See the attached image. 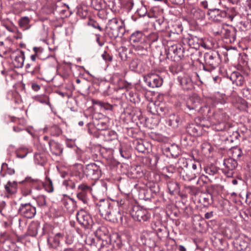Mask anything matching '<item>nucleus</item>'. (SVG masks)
Masks as SVG:
<instances>
[{
	"label": "nucleus",
	"mask_w": 251,
	"mask_h": 251,
	"mask_svg": "<svg viewBox=\"0 0 251 251\" xmlns=\"http://www.w3.org/2000/svg\"><path fill=\"white\" fill-rule=\"evenodd\" d=\"M138 53L140 55H146L148 52V45L147 44H141L137 45L135 48Z\"/></svg>",
	"instance_id": "22"
},
{
	"label": "nucleus",
	"mask_w": 251,
	"mask_h": 251,
	"mask_svg": "<svg viewBox=\"0 0 251 251\" xmlns=\"http://www.w3.org/2000/svg\"><path fill=\"white\" fill-rule=\"evenodd\" d=\"M32 89L35 91H38L40 89V86L37 83H33L31 85Z\"/></svg>",
	"instance_id": "42"
},
{
	"label": "nucleus",
	"mask_w": 251,
	"mask_h": 251,
	"mask_svg": "<svg viewBox=\"0 0 251 251\" xmlns=\"http://www.w3.org/2000/svg\"><path fill=\"white\" fill-rule=\"evenodd\" d=\"M231 182H232V184L236 185L238 183V181L235 179H232Z\"/></svg>",
	"instance_id": "61"
},
{
	"label": "nucleus",
	"mask_w": 251,
	"mask_h": 251,
	"mask_svg": "<svg viewBox=\"0 0 251 251\" xmlns=\"http://www.w3.org/2000/svg\"><path fill=\"white\" fill-rule=\"evenodd\" d=\"M102 108L105 110H111L112 106L111 105L108 103H104Z\"/></svg>",
	"instance_id": "44"
},
{
	"label": "nucleus",
	"mask_w": 251,
	"mask_h": 251,
	"mask_svg": "<svg viewBox=\"0 0 251 251\" xmlns=\"http://www.w3.org/2000/svg\"><path fill=\"white\" fill-rule=\"evenodd\" d=\"M76 219L80 224L86 226L89 224L90 217L86 211L81 210L77 212Z\"/></svg>",
	"instance_id": "10"
},
{
	"label": "nucleus",
	"mask_w": 251,
	"mask_h": 251,
	"mask_svg": "<svg viewBox=\"0 0 251 251\" xmlns=\"http://www.w3.org/2000/svg\"><path fill=\"white\" fill-rule=\"evenodd\" d=\"M126 6L129 9H131L133 6L134 3L133 0H126Z\"/></svg>",
	"instance_id": "43"
},
{
	"label": "nucleus",
	"mask_w": 251,
	"mask_h": 251,
	"mask_svg": "<svg viewBox=\"0 0 251 251\" xmlns=\"http://www.w3.org/2000/svg\"><path fill=\"white\" fill-rule=\"evenodd\" d=\"M64 207L69 213L73 212L76 207V202L73 199L69 198L63 202Z\"/></svg>",
	"instance_id": "13"
},
{
	"label": "nucleus",
	"mask_w": 251,
	"mask_h": 251,
	"mask_svg": "<svg viewBox=\"0 0 251 251\" xmlns=\"http://www.w3.org/2000/svg\"><path fill=\"white\" fill-rule=\"evenodd\" d=\"M198 174V172H195L193 171L189 172V171H188V172H186V178H185V179L188 181L193 180L197 177Z\"/></svg>",
	"instance_id": "31"
},
{
	"label": "nucleus",
	"mask_w": 251,
	"mask_h": 251,
	"mask_svg": "<svg viewBox=\"0 0 251 251\" xmlns=\"http://www.w3.org/2000/svg\"><path fill=\"white\" fill-rule=\"evenodd\" d=\"M213 100L215 104L217 103L225 104L226 103V97L225 95L217 92L213 96Z\"/></svg>",
	"instance_id": "19"
},
{
	"label": "nucleus",
	"mask_w": 251,
	"mask_h": 251,
	"mask_svg": "<svg viewBox=\"0 0 251 251\" xmlns=\"http://www.w3.org/2000/svg\"><path fill=\"white\" fill-rule=\"evenodd\" d=\"M213 16H214V20L220 22L222 19L226 18L227 16L226 12L224 10H221L219 9L215 8L210 10Z\"/></svg>",
	"instance_id": "12"
},
{
	"label": "nucleus",
	"mask_w": 251,
	"mask_h": 251,
	"mask_svg": "<svg viewBox=\"0 0 251 251\" xmlns=\"http://www.w3.org/2000/svg\"><path fill=\"white\" fill-rule=\"evenodd\" d=\"M214 117L215 118H217V123H220L221 122L223 121V120L222 118H218V115L217 114H214Z\"/></svg>",
	"instance_id": "53"
},
{
	"label": "nucleus",
	"mask_w": 251,
	"mask_h": 251,
	"mask_svg": "<svg viewBox=\"0 0 251 251\" xmlns=\"http://www.w3.org/2000/svg\"><path fill=\"white\" fill-rule=\"evenodd\" d=\"M50 132L52 136H58L60 135L62 133L61 129L57 125H53L51 126L50 128Z\"/></svg>",
	"instance_id": "26"
},
{
	"label": "nucleus",
	"mask_w": 251,
	"mask_h": 251,
	"mask_svg": "<svg viewBox=\"0 0 251 251\" xmlns=\"http://www.w3.org/2000/svg\"><path fill=\"white\" fill-rule=\"evenodd\" d=\"M191 12L194 18L197 19L202 20L205 18V12L199 8H193L191 10Z\"/></svg>",
	"instance_id": "18"
},
{
	"label": "nucleus",
	"mask_w": 251,
	"mask_h": 251,
	"mask_svg": "<svg viewBox=\"0 0 251 251\" xmlns=\"http://www.w3.org/2000/svg\"><path fill=\"white\" fill-rule=\"evenodd\" d=\"M186 165H189V169L190 170L192 169L193 172H198L197 171V167L198 166H201L199 162H196L194 160H189L188 163L186 162Z\"/></svg>",
	"instance_id": "30"
},
{
	"label": "nucleus",
	"mask_w": 251,
	"mask_h": 251,
	"mask_svg": "<svg viewBox=\"0 0 251 251\" xmlns=\"http://www.w3.org/2000/svg\"><path fill=\"white\" fill-rule=\"evenodd\" d=\"M29 19L27 17L22 18L19 21V25L23 30H26L29 28Z\"/></svg>",
	"instance_id": "23"
},
{
	"label": "nucleus",
	"mask_w": 251,
	"mask_h": 251,
	"mask_svg": "<svg viewBox=\"0 0 251 251\" xmlns=\"http://www.w3.org/2000/svg\"><path fill=\"white\" fill-rule=\"evenodd\" d=\"M36 201L37 202V204L39 206H44L46 204V198L43 195L38 196L36 199Z\"/></svg>",
	"instance_id": "32"
},
{
	"label": "nucleus",
	"mask_w": 251,
	"mask_h": 251,
	"mask_svg": "<svg viewBox=\"0 0 251 251\" xmlns=\"http://www.w3.org/2000/svg\"><path fill=\"white\" fill-rule=\"evenodd\" d=\"M84 173L88 177L94 180L98 179L100 176L99 167L95 163L88 164L84 170Z\"/></svg>",
	"instance_id": "3"
},
{
	"label": "nucleus",
	"mask_w": 251,
	"mask_h": 251,
	"mask_svg": "<svg viewBox=\"0 0 251 251\" xmlns=\"http://www.w3.org/2000/svg\"><path fill=\"white\" fill-rule=\"evenodd\" d=\"M179 251H186V248L182 245H179L178 247Z\"/></svg>",
	"instance_id": "52"
},
{
	"label": "nucleus",
	"mask_w": 251,
	"mask_h": 251,
	"mask_svg": "<svg viewBox=\"0 0 251 251\" xmlns=\"http://www.w3.org/2000/svg\"><path fill=\"white\" fill-rule=\"evenodd\" d=\"M89 25L95 28L98 29L100 31L102 30L101 27L100 26L99 24L96 22H94V21L90 22L89 23Z\"/></svg>",
	"instance_id": "38"
},
{
	"label": "nucleus",
	"mask_w": 251,
	"mask_h": 251,
	"mask_svg": "<svg viewBox=\"0 0 251 251\" xmlns=\"http://www.w3.org/2000/svg\"><path fill=\"white\" fill-rule=\"evenodd\" d=\"M228 1L232 4H237L240 0H228Z\"/></svg>",
	"instance_id": "56"
},
{
	"label": "nucleus",
	"mask_w": 251,
	"mask_h": 251,
	"mask_svg": "<svg viewBox=\"0 0 251 251\" xmlns=\"http://www.w3.org/2000/svg\"><path fill=\"white\" fill-rule=\"evenodd\" d=\"M6 191L9 194H13L16 192L17 183L15 181H8L4 186Z\"/></svg>",
	"instance_id": "20"
},
{
	"label": "nucleus",
	"mask_w": 251,
	"mask_h": 251,
	"mask_svg": "<svg viewBox=\"0 0 251 251\" xmlns=\"http://www.w3.org/2000/svg\"><path fill=\"white\" fill-rule=\"evenodd\" d=\"M28 177H26L25 179V182H29V183H31L32 185H36V184H37V186H35V188L37 189V190H41L42 189L43 187V185L42 184H41V183H33V182L32 181H27L26 180V179L28 178Z\"/></svg>",
	"instance_id": "41"
},
{
	"label": "nucleus",
	"mask_w": 251,
	"mask_h": 251,
	"mask_svg": "<svg viewBox=\"0 0 251 251\" xmlns=\"http://www.w3.org/2000/svg\"><path fill=\"white\" fill-rule=\"evenodd\" d=\"M120 154L122 157H123V158H126V157L125 156L124 152L123 151L122 149L120 150Z\"/></svg>",
	"instance_id": "60"
},
{
	"label": "nucleus",
	"mask_w": 251,
	"mask_h": 251,
	"mask_svg": "<svg viewBox=\"0 0 251 251\" xmlns=\"http://www.w3.org/2000/svg\"><path fill=\"white\" fill-rule=\"evenodd\" d=\"M36 56L37 55H36V54H32V55H31L30 58L32 60V61H35L36 58Z\"/></svg>",
	"instance_id": "57"
},
{
	"label": "nucleus",
	"mask_w": 251,
	"mask_h": 251,
	"mask_svg": "<svg viewBox=\"0 0 251 251\" xmlns=\"http://www.w3.org/2000/svg\"><path fill=\"white\" fill-rule=\"evenodd\" d=\"M8 173L10 175H12L15 173V171L13 169H10L8 171Z\"/></svg>",
	"instance_id": "63"
},
{
	"label": "nucleus",
	"mask_w": 251,
	"mask_h": 251,
	"mask_svg": "<svg viewBox=\"0 0 251 251\" xmlns=\"http://www.w3.org/2000/svg\"><path fill=\"white\" fill-rule=\"evenodd\" d=\"M106 220L113 223L122 222L123 221V214L119 207L112 208L110 213L106 218Z\"/></svg>",
	"instance_id": "6"
},
{
	"label": "nucleus",
	"mask_w": 251,
	"mask_h": 251,
	"mask_svg": "<svg viewBox=\"0 0 251 251\" xmlns=\"http://www.w3.org/2000/svg\"><path fill=\"white\" fill-rule=\"evenodd\" d=\"M171 185H175V187H176L177 186H176V184H173V183H170L168 184V189L171 190ZM175 189V188H174Z\"/></svg>",
	"instance_id": "59"
},
{
	"label": "nucleus",
	"mask_w": 251,
	"mask_h": 251,
	"mask_svg": "<svg viewBox=\"0 0 251 251\" xmlns=\"http://www.w3.org/2000/svg\"><path fill=\"white\" fill-rule=\"evenodd\" d=\"M40 66H37L35 67L34 70L32 72L33 75L40 73Z\"/></svg>",
	"instance_id": "46"
},
{
	"label": "nucleus",
	"mask_w": 251,
	"mask_h": 251,
	"mask_svg": "<svg viewBox=\"0 0 251 251\" xmlns=\"http://www.w3.org/2000/svg\"><path fill=\"white\" fill-rule=\"evenodd\" d=\"M234 246L238 251L245 250L248 247L247 239L243 236H239L234 241Z\"/></svg>",
	"instance_id": "9"
},
{
	"label": "nucleus",
	"mask_w": 251,
	"mask_h": 251,
	"mask_svg": "<svg viewBox=\"0 0 251 251\" xmlns=\"http://www.w3.org/2000/svg\"><path fill=\"white\" fill-rule=\"evenodd\" d=\"M133 216L137 221L145 222L150 219L151 215L146 210L139 208L136 211Z\"/></svg>",
	"instance_id": "8"
},
{
	"label": "nucleus",
	"mask_w": 251,
	"mask_h": 251,
	"mask_svg": "<svg viewBox=\"0 0 251 251\" xmlns=\"http://www.w3.org/2000/svg\"><path fill=\"white\" fill-rule=\"evenodd\" d=\"M224 170V172L225 173V174L226 175V176L228 177L231 176L232 175V171H229L227 170V172L226 170Z\"/></svg>",
	"instance_id": "49"
},
{
	"label": "nucleus",
	"mask_w": 251,
	"mask_h": 251,
	"mask_svg": "<svg viewBox=\"0 0 251 251\" xmlns=\"http://www.w3.org/2000/svg\"><path fill=\"white\" fill-rule=\"evenodd\" d=\"M35 100L42 104H45L51 107L49 96L46 95H40L35 97Z\"/></svg>",
	"instance_id": "21"
},
{
	"label": "nucleus",
	"mask_w": 251,
	"mask_h": 251,
	"mask_svg": "<svg viewBox=\"0 0 251 251\" xmlns=\"http://www.w3.org/2000/svg\"><path fill=\"white\" fill-rule=\"evenodd\" d=\"M213 212L211 211L210 212L206 213L204 215V217L206 219H209L212 218L213 217Z\"/></svg>",
	"instance_id": "45"
},
{
	"label": "nucleus",
	"mask_w": 251,
	"mask_h": 251,
	"mask_svg": "<svg viewBox=\"0 0 251 251\" xmlns=\"http://www.w3.org/2000/svg\"><path fill=\"white\" fill-rule=\"evenodd\" d=\"M96 41H97V42L99 44V45L100 46H101L103 45V43H101L100 42V34H96Z\"/></svg>",
	"instance_id": "47"
},
{
	"label": "nucleus",
	"mask_w": 251,
	"mask_h": 251,
	"mask_svg": "<svg viewBox=\"0 0 251 251\" xmlns=\"http://www.w3.org/2000/svg\"><path fill=\"white\" fill-rule=\"evenodd\" d=\"M5 27L7 30L11 32L16 33L18 31L17 28L16 26L5 25Z\"/></svg>",
	"instance_id": "39"
},
{
	"label": "nucleus",
	"mask_w": 251,
	"mask_h": 251,
	"mask_svg": "<svg viewBox=\"0 0 251 251\" xmlns=\"http://www.w3.org/2000/svg\"><path fill=\"white\" fill-rule=\"evenodd\" d=\"M28 153V151L26 149L21 148L19 149L16 151L17 157L20 158L25 157Z\"/></svg>",
	"instance_id": "29"
},
{
	"label": "nucleus",
	"mask_w": 251,
	"mask_h": 251,
	"mask_svg": "<svg viewBox=\"0 0 251 251\" xmlns=\"http://www.w3.org/2000/svg\"><path fill=\"white\" fill-rule=\"evenodd\" d=\"M33 50L35 52V54H36L37 53H38V52L40 51L41 49H40V48H38V47H34L33 48Z\"/></svg>",
	"instance_id": "54"
},
{
	"label": "nucleus",
	"mask_w": 251,
	"mask_h": 251,
	"mask_svg": "<svg viewBox=\"0 0 251 251\" xmlns=\"http://www.w3.org/2000/svg\"><path fill=\"white\" fill-rule=\"evenodd\" d=\"M204 58L205 65L203 66V70L206 71L211 72L219 64V55L217 52H206L204 55Z\"/></svg>",
	"instance_id": "1"
},
{
	"label": "nucleus",
	"mask_w": 251,
	"mask_h": 251,
	"mask_svg": "<svg viewBox=\"0 0 251 251\" xmlns=\"http://www.w3.org/2000/svg\"><path fill=\"white\" fill-rule=\"evenodd\" d=\"M50 150L52 154L56 155H60L62 152V149L59 144L54 140L50 141L49 142Z\"/></svg>",
	"instance_id": "11"
},
{
	"label": "nucleus",
	"mask_w": 251,
	"mask_h": 251,
	"mask_svg": "<svg viewBox=\"0 0 251 251\" xmlns=\"http://www.w3.org/2000/svg\"><path fill=\"white\" fill-rule=\"evenodd\" d=\"M17 33V32H16ZM14 37L16 39H21L22 38V34L17 31V35H14Z\"/></svg>",
	"instance_id": "51"
},
{
	"label": "nucleus",
	"mask_w": 251,
	"mask_h": 251,
	"mask_svg": "<svg viewBox=\"0 0 251 251\" xmlns=\"http://www.w3.org/2000/svg\"><path fill=\"white\" fill-rule=\"evenodd\" d=\"M224 165L227 170L233 171L237 167V162L235 159L228 158L224 160Z\"/></svg>",
	"instance_id": "16"
},
{
	"label": "nucleus",
	"mask_w": 251,
	"mask_h": 251,
	"mask_svg": "<svg viewBox=\"0 0 251 251\" xmlns=\"http://www.w3.org/2000/svg\"><path fill=\"white\" fill-rule=\"evenodd\" d=\"M66 243L67 244H71L72 243V240H68L67 238L66 240Z\"/></svg>",
	"instance_id": "62"
},
{
	"label": "nucleus",
	"mask_w": 251,
	"mask_h": 251,
	"mask_svg": "<svg viewBox=\"0 0 251 251\" xmlns=\"http://www.w3.org/2000/svg\"><path fill=\"white\" fill-rule=\"evenodd\" d=\"M180 118L174 114H171L167 120V124L174 128L177 127L180 123Z\"/></svg>",
	"instance_id": "15"
},
{
	"label": "nucleus",
	"mask_w": 251,
	"mask_h": 251,
	"mask_svg": "<svg viewBox=\"0 0 251 251\" xmlns=\"http://www.w3.org/2000/svg\"><path fill=\"white\" fill-rule=\"evenodd\" d=\"M122 23L117 19H113L109 21L108 27L113 31L118 32L122 27Z\"/></svg>",
	"instance_id": "14"
},
{
	"label": "nucleus",
	"mask_w": 251,
	"mask_h": 251,
	"mask_svg": "<svg viewBox=\"0 0 251 251\" xmlns=\"http://www.w3.org/2000/svg\"><path fill=\"white\" fill-rule=\"evenodd\" d=\"M104 103V102H102L100 101H98V100L93 102L94 104H97V105L100 106L101 108H102Z\"/></svg>",
	"instance_id": "48"
},
{
	"label": "nucleus",
	"mask_w": 251,
	"mask_h": 251,
	"mask_svg": "<svg viewBox=\"0 0 251 251\" xmlns=\"http://www.w3.org/2000/svg\"><path fill=\"white\" fill-rule=\"evenodd\" d=\"M201 5H202L204 8H207L208 3L206 1H202L201 2Z\"/></svg>",
	"instance_id": "50"
},
{
	"label": "nucleus",
	"mask_w": 251,
	"mask_h": 251,
	"mask_svg": "<svg viewBox=\"0 0 251 251\" xmlns=\"http://www.w3.org/2000/svg\"><path fill=\"white\" fill-rule=\"evenodd\" d=\"M101 57L106 63L110 62L112 60V57L106 51H104L101 55Z\"/></svg>",
	"instance_id": "35"
},
{
	"label": "nucleus",
	"mask_w": 251,
	"mask_h": 251,
	"mask_svg": "<svg viewBox=\"0 0 251 251\" xmlns=\"http://www.w3.org/2000/svg\"><path fill=\"white\" fill-rule=\"evenodd\" d=\"M144 79L148 86L151 88L159 87L163 83L162 79L155 74H149L144 77Z\"/></svg>",
	"instance_id": "4"
},
{
	"label": "nucleus",
	"mask_w": 251,
	"mask_h": 251,
	"mask_svg": "<svg viewBox=\"0 0 251 251\" xmlns=\"http://www.w3.org/2000/svg\"><path fill=\"white\" fill-rule=\"evenodd\" d=\"M63 238V234L61 233H56L53 238V242L56 245H59L61 240Z\"/></svg>",
	"instance_id": "33"
},
{
	"label": "nucleus",
	"mask_w": 251,
	"mask_h": 251,
	"mask_svg": "<svg viewBox=\"0 0 251 251\" xmlns=\"http://www.w3.org/2000/svg\"><path fill=\"white\" fill-rule=\"evenodd\" d=\"M204 170L207 174H208L211 176L214 175L217 173L218 171L217 168L213 165H210L205 167L204 168Z\"/></svg>",
	"instance_id": "28"
},
{
	"label": "nucleus",
	"mask_w": 251,
	"mask_h": 251,
	"mask_svg": "<svg viewBox=\"0 0 251 251\" xmlns=\"http://www.w3.org/2000/svg\"><path fill=\"white\" fill-rule=\"evenodd\" d=\"M243 6L248 19L251 21V0H246L243 3Z\"/></svg>",
	"instance_id": "24"
},
{
	"label": "nucleus",
	"mask_w": 251,
	"mask_h": 251,
	"mask_svg": "<svg viewBox=\"0 0 251 251\" xmlns=\"http://www.w3.org/2000/svg\"><path fill=\"white\" fill-rule=\"evenodd\" d=\"M189 160H192L191 159H186L185 158H183L179 159V163L181 164V163L183 164V166H182V167H185L186 168H188L189 165H186V162L188 163V162H189Z\"/></svg>",
	"instance_id": "40"
},
{
	"label": "nucleus",
	"mask_w": 251,
	"mask_h": 251,
	"mask_svg": "<svg viewBox=\"0 0 251 251\" xmlns=\"http://www.w3.org/2000/svg\"><path fill=\"white\" fill-rule=\"evenodd\" d=\"M22 193L25 196L29 195L31 193V189L29 187H23L22 188Z\"/></svg>",
	"instance_id": "37"
},
{
	"label": "nucleus",
	"mask_w": 251,
	"mask_h": 251,
	"mask_svg": "<svg viewBox=\"0 0 251 251\" xmlns=\"http://www.w3.org/2000/svg\"><path fill=\"white\" fill-rule=\"evenodd\" d=\"M34 161L36 164L43 165L46 162V158L44 156L40 153H36L34 155Z\"/></svg>",
	"instance_id": "27"
},
{
	"label": "nucleus",
	"mask_w": 251,
	"mask_h": 251,
	"mask_svg": "<svg viewBox=\"0 0 251 251\" xmlns=\"http://www.w3.org/2000/svg\"><path fill=\"white\" fill-rule=\"evenodd\" d=\"M143 34L141 31H137L132 34L130 41L133 43H142Z\"/></svg>",
	"instance_id": "17"
},
{
	"label": "nucleus",
	"mask_w": 251,
	"mask_h": 251,
	"mask_svg": "<svg viewBox=\"0 0 251 251\" xmlns=\"http://www.w3.org/2000/svg\"><path fill=\"white\" fill-rule=\"evenodd\" d=\"M98 206L101 215L106 219L113 207L108 200H105L100 201L98 204Z\"/></svg>",
	"instance_id": "5"
},
{
	"label": "nucleus",
	"mask_w": 251,
	"mask_h": 251,
	"mask_svg": "<svg viewBox=\"0 0 251 251\" xmlns=\"http://www.w3.org/2000/svg\"><path fill=\"white\" fill-rule=\"evenodd\" d=\"M187 107L190 110H194L196 108V106L195 105L193 106H190V105H187Z\"/></svg>",
	"instance_id": "58"
},
{
	"label": "nucleus",
	"mask_w": 251,
	"mask_h": 251,
	"mask_svg": "<svg viewBox=\"0 0 251 251\" xmlns=\"http://www.w3.org/2000/svg\"><path fill=\"white\" fill-rule=\"evenodd\" d=\"M189 129H192V131L193 132L194 135H195V133H197L198 131L197 129H196L195 127H193V126H190Z\"/></svg>",
	"instance_id": "55"
},
{
	"label": "nucleus",
	"mask_w": 251,
	"mask_h": 251,
	"mask_svg": "<svg viewBox=\"0 0 251 251\" xmlns=\"http://www.w3.org/2000/svg\"><path fill=\"white\" fill-rule=\"evenodd\" d=\"M77 197L79 199L82 200L81 194H78Z\"/></svg>",
	"instance_id": "64"
},
{
	"label": "nucleus",
	"mask_w": 251,
	"mask_h": 251,
	"mask_svg": "<svg viewBox=\"0 0 251 251\" xmlns=\"http://www.w3.org/2000/svg\"><path fill=\"white\" fill-rule=\"evenodd\" d=\"M137 13L140 17H144L147 13V9L145 6L141 5V6L137 10Z\"/></svg>",
	"instance_id": "34"
},
{
	"label": "nucleus",
	"mask_w": 251,
	"mask_h": 251,
	"mask_svg": "<svg viewBox=\"0 0 251 251\" xmlns=\"http://www.w3.org/2000/svg\"><path fill=\"white\" fill-rule=\"evenodd\" d=\"M18 213L23 217L31 219L35 216L36 213V208L30 203H22L18 209Z\"/></svg>",
	"instance_id": "2"
},
{
	"label": "nucleus",
	"mask_w": 251,
	"mask_h": 251,
	"mask_svg": "<svg viewBox=\"0 0 251 251\" xmlns=\"http://www.w3.org/2000/svg\"><path fill=\"white\" fill-rule=\"evenodd\" d=\"M26 180L29 181H32L33 183H41L45 190L49 193H51L53 191L54 189L52 181L48 176L46 177L44 182H41L38 179H34L31 178H28L26 179Z\"/></svg>",
	"instance_id": "7"
},
{
	"label": "nucleus",
	"mask_w": 251,
	"mask_h": 251,
	"mask_svg": "<svg viewBox=\"0 0 251 251\" xmlns=\"http://www.w3.org/2000/svg\"><path fill=\"white\" fill-rule=\"evenodd\" d=\"M25 60V55L23 53L17 55L15 58V64L18 68H21L24 65Z\"/></svg>",
	"instance_id": "25"
},
{
	"label": "nucleus",
	"mask_w": 251,
	"mask_h": 251,
	"mask_svg": "<svg viewBox=\"0 0 251 251\" xmlns=\"http://www.w3.org/2000/svg\"><path fill=\"white\" fill-rule=\"evenodd\" d=\"M107 126L106 124L103 122H99L97 126V128L99 130H104L107 128Z\"/></svg>",
	"instance_id": "36"
}]
</instances>
